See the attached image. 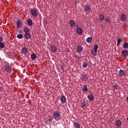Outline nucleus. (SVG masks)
<instances>
[{"mask_svg":"<svg viewBox=\"0 0 128 128\" xmlns=\"http://www.w3.org/2000/svg\"><path fill=\"white\" fill-rule=\"evenodd\" d=\"M52 116L56 122H60V120L61 116L60 112H58V111H54L53 112Z\"/></svg>","mask_w":128,"mask_h":128,"instance_id":"obj_1","label":"nucleus"},{"mask_svg":"<svg viewBox=\"0 0 128 128\" xmlns=\"http://www.w3.org/2000/svg\"><path fill=\"white\" fill-rule=\"evenodd\" d=\"M30 13L32 18H36V16H38V10L36 8H30Z\"/></svg>","mask_w":128,"mask_h":128,"instance_id":"obj_2","label":"nucleus"},{"mask_svg":"<svg viewBox=\"0 0 128 128\" xmlns=\"http://www.w3.org/2000/svg\"><path fill=\"white\" fill-rule=\"evenodd\" d=\"M4 70L6 72H8V74H10V72H12V68H10V66L8 65H5L4 66Z\"/></svg>","mask_w":128,"mask_h":128,"instance_id":"obj_3","label":"nucleus"},{"mask_svg":"<svg viewBox=\"0 0 128 128\" xmlns=\"http://www.w3.org/2000/svg\"><path fill=\"white\" fill-rule=\"evenodd\" d=\"M50 50L52 52H56L58 50V48L56 46L54 45H51L50 46Z\"/></svg>","mask_w":128,"mask_h":128,"instance_id":"obj_4","label":"nucleus"},{"mask_svg":"<svg viewBox=\"0 0 128 128\" xmlns=\"http://www.w3.org/2000/svg\"><path fill=\"white\" fill-rule=\"evenodd\" d=\"M80 79L82 80H84V82H87L88 80V77L86 74H81Z\"/></svg>","mask_w":128,"mask_h":128,"instance_id":"obj_5","label":"nucleus"},{"mask_svg":"<svg viewBox=\"0 0 128 128\" xmlns=\"http://www.w3.org/2000/svg\"><path fill=\"white\" fill-rule=\"evenodd\" d=\"M121 55L122 56H128V50H123L122 51Z\"/></svg>","mask_w":128,"mask_h":128,"instance_id":"obj_6","label":"nucleus"},{"mask_svg":"<svg viewBox=\"0 0 128 128\" xmlns=\"http://www.w3.org/2000/svg\"><path fill=\"white\" fill-rule=\"evenodd\" d=\"M80 106L82 108H86V101H84V100H82L80 102Z\"/></svg>","mask_w":128,"mask_h":128,"instance_id":"obj_7","label":"nucleus"},{"mask_svg":"<svg viewBox=\"0 0 128 128\" xmlns=\"http://www.w3.org/2000/svg\"><path fill=\"white\" fill-rule=\"evenodd\" d=\"M70 28H74V26H76V22H74V20H70Z\"/></svg>","mask_w":128,"mask_h":128,"instance_id":"obj_8","label":"nucleus"},{"mask_svg":"<svg viewBox=\"0 0 128 128\" xmlns=\"http://www.w3.org/2000/svg\"><path fill=\"white\" fill-rule=\"evenodd\" d=\"M22 22L20 20H18L16 22V26L18 28H22Z\"/></svg>","mask_w":128,"mask_h":128,"instance_id":"obj_9","label":"nucleus"},{"mask_svg":"<svg viewBox=\"0 0 128 128\" xmlns=\"http://www.w3.org/2000/svg\"><path fill=\"white\" fill-rule=\"evenodd\" d=\"M84 10L86 12H90V7L89 6L85 5L84 6Z\"/></svg>","mask_w":128,"mask_h":128,"instance_id":"obj_10","label":"nucleus"},{"mask_svg":"<svg viewBox=\"0 0 128 128\" xmlns=\"http://www.w3.org/2000/svg\"><path fill=\"white\" fill-rule=\"evenodd\" d=\"M60 100L62 104H64L66 102V96H62L60 97Z\"/></svg>","mask_w":128,"mask_h":128,"instance_id":"obj_11","label":"nucleus"},{"mask_svg":"<svg viewBox=\"0 0 128 128\" xmlns=\"http://www.w3.org/2000/svg\"><path fill=\"white\" fill-rule=\"evenodd\" d=\"M99 22L100 20L101 22H104V14H100L98 16Z\"/></svg>","mask_w":128,"mask_h":128,"instance_id":"obj_12","label":"nucleus"},{"mask_svg":"<svg viewBox=\"0 0 128 128\" xmlns=\"http://www.w3.org/2000/svg\"><path fill=\"white\" fill-rule=\"evenodd\" d=\"M120 20L122 22H126V14H122L120 16Z\"/></svg>","mask_w":128,"mask_h":128,"instance_id":"obj_13","label":"nucleus"},{"mask_svg":"<svg viewBox=\"0 0 128 128\" xmlns=\"http://www.w3.org/2000/svg\"><path fill=\"white\" fill-rule=\"evenodd\" d=\"M126 74V71L124 70H120L119 71V76H124Z\"/></svg>","mask_w":128,"mask_h":128,"instance_id":"obj_14","label":"nucleus"},{"mask_svg":"<svg viewBox=\"0 0 128 128\" xmlns=\"http://www.w3.org/2000/svg\"><path fill=\"white\" fill-rule=\"evenodd\" d=\"M89 100L92 101L94 99V95H92V94H89L87 96Z\"/></svg>","mask_w":128,"mask_h":128,"instance_id":"obj_15","label":"nucleus"},{"mask_svg":"<svg viewBox=\"0 0 128 128\" xmlns=\"http://www.w3.org/2000/svg\"><path fill=\"white\" fill-rule=\"evenodd\" d=\"M22 54H26L28 53V48H23L21 50Z\"/></svg>","mask_w":128,"mask_h":128,"instance_id":"obj_16","label":"nucleus"},{"mask_svg":"<svg viewBox=\"0 0 128 128\" xmlns=\"http://www.w3.org/2000/svg\"><path fill=\"white\" fill-rule=\"evenodd\" d=\"M76 52H82V46L78 45L77 47Z\"/></svg>","mask_w":128,"mask_h":128,"instance_id":"obj_17","label":"nucleus"},{"mask_svg":"<svg viewBox=\"0 0 128 128\" xmlns=\"http://www.w3.org/2000/svg\"><path fill=\"white\" fill-rule=\"evenodd\" d=\"M27 24L28 26H32L34 24V23H32V20L31 19H28L27 20Z\"/></svg>","mask_w":128,"mask_h":128,"instance_id":"obj_18","label":"nucleus"},{"mask_svg":"<svg viewBox=\"0 0 128 128\" xmlns=\"http://www.w3.org/2000/svg\"><path fill=\"white\" fill-rule=\"evenodd\" d=\"M24 36L26 38V40H30V38H32V36L30 35V33H28V32H26L24 34Z\"/></svg>","mask_w":128,"mask_h":128,"instance_id":"obj_19","label":"nucleus"},{"mask_svg":"<svg viewBox=\"0 0 128 128\" xmlns=\"http://www.w3.org/2000/svg\"><path fill=\"white\" fill-rule=\"evenodd\" d=\"M46 122L47 124L48 122V124H52V116H48Z\"/></svg>","mask_w":128,"mask_h":128,"instance_id":"obj_20","label":"nucleus"},{"mask_svg":"<svg viewBox=\"0 0 128 128\" xmlns=\"http://www.w3.org/2000/svg\"><path fill=\"white\" fill-rule=\"evenodd\" d=\"M82 92H86L88 91V87L86 85H83V87L82 88Z\"/></svg>","mask_w":128,"mask_h":128,"instance_id":"obj_21","label":"nucleus"},{"mask_svg":"<svg viewBox=\"0 0 128 128\" xmlns=\"http://www.w3.org/2000/svg\"><path fill=\"white\" fill-rule=\"evenodd\" d=\"M115 124L116 126L118 127L120 126V124H122V122H120V120H117Z\"/></svg>","mask_w":128,"mask_h":128,"instance_id":"obj_22","label":"nucleus"},{"mask_svg":"<svg viewBox=\"0 0 128 128\" xmlns=\"http://www.w3.org/2000/svg\"><path fill=\"white\" fill-rule=\"evenodd\" d=\"M74 126L75 128H80V124L78 122H74Z\"/></svg>","mask_w":128,"mask_h":128,"instance_id":"obj_23","label":"nucleus"},{"mask_svg":"<svg viewBox=\"0 0 128 128\" xmlns=\"http://www.w3.org/2000/svg\"><path fill=\"white\" fill-rule=\"evenodd\" d=\"M24 32H30V30L29 29L28 27L26 26L24 28Z\"/></svg>","mask_w":128,"mask_h":128,"instance_id":"obj_24","label":"nucleus"},{"mask_svg":"<svg viewBox=\"0 0 128 128\" xmlns=\"http://www.w3.org/2000/svg\"><path fill=\"white\" fill-rule=\"evenodd\" d=\"M31 59L32 60H34L36 58V55L35 54H31Z\"/></svg>","mask_w":128,"mask_h":128,"instance_id":"obj_25","label":"nucleus"},{"mask_svg":"<svg viewBox=\"0 0 128 128\" xmlns=\"http://www.w3.org/2000/svg\"><path fill=\"white\" fill-rule=\"evenodd\" d=\"M76 32H82V29L80 27L76 28Z\"/></svg>","mask_w":128,"mask_h":128,"instance_id":"obj_26","label":"nucleus"},{"mask_svg":"<svg viewBox=\"0 0 128 128\" xmlns=\"http://www.w3.org/2000/svg\"><path fill=\"white\" fill-rule=\"evenodd\" d=\"M92 37H88L86 39V42H89V44H90V42H92Z\"/></svg>","mask_w":128,"mask_h":128,"instance_id":"obj_27","label":"nucleus"},{"mask_svg":"<svg viewBox=\"0 0 128 128\" xmlns=\"http://www.w3.org/2000/svg\"><path fill=\"white\" fill-rule=\"evenodd\" d=\"M90 52L92 56H96L97 51H96L95 50H91Z\"/></svg>","mask_w":128,"mask_h":128,"instance_id":"obj_28","label":"nucleus"},{"mask_svg":"<svg viewBox=\"0 0 128 128\" xmlns=\"http://www.w3.org/2000/svg\"><path fill=\"white\" fill-rule=\"evenodd\" d=\"M105 22H106L107 24H112V21L108 18H105Z\"/></svg>","mask_w":128,"mask_h":128,"instance_id":"obj_29","label":"nucleus"},{"mask_svg":"<svg viewBox=\"0 0 128 128\" xmlns=\"http://www.w3.org/2000/svg\"><path fill=\"white\" fill-rule=\"evenodd\" d=\"M122 46H123L124 48H128V42L124 43Z\"/></svg>","mask_w":128,"mask_h":128,"instance_id":"obj_30","label":"nucleus"},{"mask_svg":"<svg viewBox=\"0 0 128 128\" xmlns=\"http://www.w3.org/2000/svg\"><path fill=\"white\" fill-rule=\"evenodd\" d=\"M98 45L94 44V50L98 52Z\"/></svg>","mask_w":128,"mask_h":128,"instance_id":"obj_31","label":"nucleus"},{"mask_svg":"<svg viewBox=\"0 0 128 128\" xmlns=\"http://www.w3.org/2000/svg\"><path fill=\"white\" fill-rule=\"evenodd\" d=\"M5 56L7 58H10V53L9 52H5Z\"/></svg>","mask_w":128,"mask_h":128,"instance_id":"obj_32","label":"nucleus"},{"mask_svg":"<svg viewBox=\"0 0 128 128\" xmlns=\"http://www.w3.org/2000/svg\"><path fill=\"white\" fill-rule=\"evenodd\" d=\"M0 48H4V42H0Z\"/></svg>","mask_w":128,"mask_h":128,"instance_id":"obj_33","label":"nucleus"},{"mask_svg":"<svg viewBox=\"0 0 128 128\" xmlns=\"http://www.w3.org/2000/svg\"><path fill=\"white\" fill-rule=\"evenodd\" d=\"M82 66L84 68H86L88 66V63L86 62H83V64H82Z\"/></svg>","mask_w":128,"mask_h":128,"instance_id":"obj_34","label":"nucleus"},{"mask_svg":"<svg viewBox=\"0 0 128 128\" xmlns=\"http://www.w3.org/2000/svg\"><path fill=\"white\" fill-rule=\"evenodd\" d=\"M17 38H22V34H18V36H17Z\"/></svg>","mask_w":128,"mask_h":128,"instance_id":"obj_35","label":"nucleus"},{"mask_svg":"<svg viewBox=\"0 0 128 128\" xmlns=\"http://www.w3.org/2000/svg\"><path fill=\"white\" fill-rule=\"evenodd\" d=\"M118 86L116 84L114 85L113 88L116 89L118 88Z\"/></svg>","mask_w":128,"mask_h":128,"instance_id":"obj_36","label":"nucleus"},{"mask_svg":"<svg viewBox=\"0 0 128 128\" xmlns=\"http://www.w3.org/2000/svg\"><path fill=\"white\" fill-rule=\"evenodd\" d=\"M75 58H78V60H80V58L79 56H78L76 55H74Z\"/></svg>","mask_w":128,"mask_h":128,"instance_id":"obj_37","label":"nucleus"},{"mask_svg":"<svg viewBox=\"0 0 128 128\" xmlns=\"http://www.w3.org/2000/svg\"><path fill=\"white\" fill-rule=\"evenodd\" d=\"M121 42H122L121 38H119L118 40V42L120 43Z\"/></svg>","mask_w":128,"mask_h":128,"instance_id":"obj_38","label":"nucleus"},{"mask_svg":"<svg viewBox=\"0 0 128 128\" xmlns=\"http://www.w3.org/2000/svg\"><path fill=\"white\" fill-rule=\"evenodd\" d=\"M60 68L62 69V70H63V72H64V66H60Z\"/></svg>","mask_w":128,"mask_h":128,"instance_id":"obj_39","label":"nucleus"},{"mask_svg":"<svg viewBox=\"0 0 128 128\" xmlns=\"http://www.w3.org/2000/svg\"><path fill=\"white\" fill-rule=\"evenodd\" d=\"M4 39H2V38L1 37H0V42H2Z\"/></svg>","mask_w":128,"mask_h":128,"instance_id":"obj_40","label":"nucleus"},{"mask_svg":"<svg viewBox=\"0 0 128 128\" xmlns=\"http://www.w3.org/2000/svg\"><path fill=\"white\" fill-rule=\"evenodd\" d=\"M78 34L80 36L81 34H82V32H78Z\"/></svg>","mask_w":128,"mask_h":128,"instance_id":"obj_41","label":"nucleus"},{"mask_svg":"<svg viewBox=\"0 0 128 128\" xmlns=\"http://www.w3.org/2000/svg\"><path fill=\"white\" fill-rule=\"evenodd\" d=\"M120 44V43L119 42H117V46H118V44Z\"/></svg>","mask_w":128,"mask_h":128,"instance_id":"obj_42","label":"nucleus"},{"mask_svg":"<svg viewBox=\"0 0 128 128\" xmlns=\"http://www.w3.org/2000/svg\"><path fill=\"white\" fill-rule=\"evenodd\" d=\"M126 100H127V102H128V96H127V98H126Z\"/></svg>","mask_w":128,"mask_h":128,"instance_id":"obj_43","label":"nucleus"},{"mask_svg":"<svg viewBox=\"0 0 128 128\" xmlns=\"http://www.w3.org/2000/svg\"><path fill=\"white\" fill-rule=\"evenodd\" d=\"M2 90V88L0 87V92Z\"/></svg>","mask_w":128,"mask_h":128,"instance_id":"obj_44","label":"nucleus"}]
</instances>
